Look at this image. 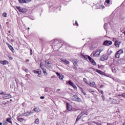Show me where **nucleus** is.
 Masks as SVG:
<instances>
[{
  "instance_id": "f257e3e1",
  "label": "nucleus",
  "mask_w": 125,
  "mask_h": 125,
  "mask_svg": "<svg viewBox=\"0 0 125 125\" xmlns=\"http://www.w3.org/2000/svg\"><path fill=\"white\" fill-rule=\"evenodd\" d=\"M45 64L47 68H49L50 69H51V68L53 67V64H52V63L50 62L48 60H45Z\"/></svg>"
},
{
  "instance_id": "f03ea898",
  "label": "nucleus",
  "mask_w": 125,
  "mask_h": 125,
  "mask_svg": "<svg viewBox=\"0 0 125 125\" xmlns=\"http://www.w3.org/2000/svg\"><path fill=\"white\" fill-rule=\"evenodd\" d=\"M100 53H101V51L99 50H97L96 52H93L91 55L93 54V57H99V55H100Z\"/></svg>"
},
{
  "instance_id": "7ed1b4c3",
  "label": "nucleus",
  "mask_w": 125,
  "mask_h": 125,
  "mask_svg": "<svg viewBox=\"0 0 125 125\" xmlns=\"http://www.w3.org/2000/svg\"><path fill=\"white\" fill-rule=\"evenodd\" d=\"M123 53H124V50L122 49H120L115 55L116 58H120V55H121V54H123Z\"/></svg>"
},
{
  "instance_id": "20e7f679",
  "label": "nucleus",
  "mask_w": 125,
  "mask_h": 125,
  "mask_svg": "<svg viewBox=\"0 0 125 125\" xmlns=\"http://www.w3.org/2000/svg\"><path fill=\"white\" fill-rule=\"evenodd\" d=\"M71 98L74 101H77V102H82V100L77 95L72 96Z\"/></svg>"
},
{
  "instance_id": "39448f33",
  "label": "nucleus",
  "mask_w": 125,
  "mask_h": 125,
  "mask_svg": "<svg viewBox=\"0 0 125 125\" xmlns=\"http://www.w3.org/2000/svg\"><path fill=\"white\" fill-rule=\"evenodd\" d=\"M50 43H52V45L54 46V47L56 46L55 44H57V46L60 44V43H59V41L57 40H52L51 41Z\"/></svg>"
},
{
  "instance_id": "423d86ee",
  "label": "nucleus",
  "mask_w": 125,
  "mask_h": 125,
  "mask_svg": "<svg viewBox=\"0 0 125 125\" xmlns=\"http://www.w3.org/2000/svg\"><path fill=\"white\" fill-rule=\"evenodd\" d=\"M16 8L20 12H22V13H25V12H27V10L25 8H21L19 6H17Z\"/></svg>"
},
{
  "instance_id": "0eeeda50",
  "label": "nucleus",
  "mask_w": 125,
  "mask_h": 125,
  "mask_svg": "<svg viewBox=\"0 0 125 125\" xmlns=\"http://www.w3.org/2000/svg\"><path fill=\"white\" fill-rule=\"evenodd\" d=\"M83 115H87L86 114V112L83 111L82 112L79 116H78L77 119H76V122H78V121H79V120H81V118L83 116Z\"/></svg>"
},
{
  "instance_id": "6e6552de",
  "label": "nucleus",
  "mask_w": 125,
  "mask_h": 125,
  "mask_svg": "<svg viewBox=\"0 0 125 125\" xmlns=\"http://www.w3.org/2000/svg\"><path fill=\"white\" fill-rule=\"evenodd\" d=\"M110 101L112 104H118V103H120V101H118L116 99L111 98L110 99Z\"/></svg>"
},
{
  "instance_id": "1a4fd4ad",
  "label": "nucleus",
  "mask_w": 125,
  "mask_h": 125,
  "mask_svg": "<svg viewBox=\"0 0 125 125\" xmlns=\"http://www.w3.org/2000/svg\"><path fill=\"white\" fill-rule=\"evenodd\" d=\"M108 60V56L107 55H104L102 56L100 58V60L101 61H105V60Z\"/></svg>"
},
{
  "instance_id": "9d476101",
  "label": "nucleus",
  "mask_w": 125,
  "mask_h": 125,
  "mask_svg": "<svg viewBox=\"0 0 125 125\" xmlns=\"http://www.w3.org/2000/svg\"><path fill=\"white\" fill-rule=\"evenodd\" d=\"M2 98L4 99H9V98H11V95L9 94H3L2 95Z\"/></svg>"
},
{
  "instance_id": "9b49d317",
  "label": "nucleus",
  "mask_w": 125,
  "mask_h": 125,
  "mask_svg": "<svg viewBox=\"0 0 125 125\" xmlns=\"http://www.w3.org/2000/svg\"><path fill=\"white\" fill-rule=\"evenodd\" d=\"M88 60L91 62V63H92V64H93V65L96 66V62H95V61H94L93 59L90 57H88Z\"/></svg>"
},
{
  "instance_id": "f8f14e48",
  "label": "nucleus",
  "mask_w": 125,
  "mask_h": 125,
  "mask_svg": "<svg viewBox=\"0 0 125 125\" xmlns=\"http://www.w3.org/2000/svg\"><path fill=\"white\" fill-rule=\"evenodd\" d=\"M0 63H1V65H8V64H9V62L6 60L3 61H0Z\"/></svg>"
},
{
  "instance_id": "ddd939ff",
  "label": "nucleus",
  "mask_w": 125,
  "mask_h": 125,
  "mask_svg": "<svg viewBox=\"0 0 125 125\" xmlns=\"http://www.w3.org/2000/svg\"><path fill=\"white\" fill-rule=\"evenodd\" d=\"M112 44V42L109 41H105L104 42V45H111Z\"/></svg>"
},
{
  "instance_id": "4468645a",
  "label": "nucleus",
  "mask_w": 125,
  "mask_h": 125,
  "mask_svg": "<svg viewBox=\"0 0 125 125\" xmlns=\"http://www.w3.org/2000/svg\"><path fill=\"white\" fill-rule=\"evenodd\" d=\"M28 116H30V115L29 114V111H27L21 114L20 117H28Z\"/></svg>"
},
{
  "instance_id": "2eb2a0df",
  "label": "nucleus",
  "mask_w": 125,
  "mask_h": 125,
  "mask_svg": "<svg viewBox=\"0 0 125 125\" xmlns=\"http://www.w3.org/2000/svg\"><path fill=\"white\" fill-rule=\"evenodd\" d=\"M88 84L91 87L96 88V84H95V82H91Z\"/></svg>"
},
{
  "instance_id": "dca6fc26",
  "label": "nucleus",
  "mask_w": 125,
  "mask_h": 125,
  "mask_svg": "<svg viewBox=\"0 0 125 125\" xmlns=\"http://www.w3.org/2000/svg\"><path fill=\"white\" fill-rule=\"evenodd\" d=\"M121 44V42L119 41H116L115 42V45L116 47H120V45Z\"/></svg>"
},
{
  "instance_id": "f3484780",
  "label": "nucleus",
  "mask_w": 125,
  "mask_h": 125,
  "mask_svg": "<svg viewBox=\"0 0 125 125\" xmlns=\"http://www.w3.org/2000/svg\"><path fill=\"white\" fill-rule=\"evenodd\" d=\"M66 108L68 111H72V109H73L72 105L68 104H67Z\"/></svg>"
},
{
  "instance_id": "a211bd4d",
  "label": "nucleus",
  "mask_w": 125,
  "mask_h": 125,
  "mask_svg": "<svg viewBox=\"0 0 125 125\" xmlns=\"http://www.w3.org/2000/svg\"><path fill=\"white\" fill-rule=\"evenodd\" d=\"M61 61H62V62H64V63H65V64H70V62L67 61L65 59H64L63 58L60 59Z\"/></svg>"
},
{
  "instance_id": "6ab92c4d",
  "label": "nucleus",
  "mask_w": 125,
  "mask_h": 125,
  "mask_svg": "<svg viewBox=\"0 0 125 125\" xmlns=\"http://www.w3.org/2000/svg\"><path fill=\"white\" fill-rule=\"evenodd\" d=\"M96 72H97V73H98V74H100V75H102L103 76L105 75V74L104 73V72H103L101 70H99V69H96Z\"/></svg>"
},
{
  "instance_id": "aec40b11",
  "label": "nucleus",
  "mask_w": 125,
  "mask_h": 125,
  "mask_svg": "<svg viewBox=\"0 0 125 125\" xmlns=\"http://www.w3.org/2000/svg\"><path fill=\"white\" fill-rule=\"evenodd\" d=\"M33 111L36 113H39V112H41V109L39 107H35L34 108Z\"/></svg>"
},
{
  "instance_id": "412c9836",
  "label": "nucleus",
  "mask_w": 125,
  "mask_h": 125,
  "mask_svg": "<svg viewBox=\"0 0 125 125\" xmlns=\"http://www.w3.org/2000/svg\"><path fill=\"white\" fill-rule=\"evenodd\" d=\"M34 74H38V75H40V74H41V70L38 69L37 70H34Z\"/></svg>"
},
{
  "instance_id": "4be33fe9",
  "label": "nucleus",
  "mask_w": 125,
  "mask_h": 125,
  "mask_svg": "<svg viewBox=\"0 0 125 125\" xmlns=\"http://www.w3.org/2000/svg\"><path fill=\"white\" fill-rule=\"evenodd\" d=\"M9 48L10 49V50H11L13 53L15 52V51L14 50V48H13V47H12V46H9Z\"/></svg>"
},
{
  "instance_id": "5701e85b",
  "label": "nucleus",
  "mask_w": 125,
  "mask_h": 125,
  "mask_svg": "<svg viewBox=\"0 0 125 125\" xmlns=\"http://www.w3.org/2000/svg\"><path fill=\"white\" fill-rule=\"evenodd\" d=\"M42 70L44 76H47V72H46V70L44 68H43Z\"/></svg>"
},
{
  "instance_id": "b1692460",
  "label": "nucleus",
  "mask_w": 125,
  "mask_h": 125,
  "mask_svg": "<svg viewBox=\"0 0 125 125\" xmlns=\"http://www.w3.org/2000/svg\"><path fill=\"white\" fill-rule=\"evenodd\" d=\"M17 121H19V122H23V121H24V119L19 117H17Z\"/></svg>"
},
{
  "instance_id": "393cba45",
  "label": "nucleus",
  "mask_w": 125,
  "mask_h": 125,
  "mask_svg": "<svg viewBox=\"0 0 125 125\" xmlns=\"http://www.w3.org/2000/svg\"><path fill=\"white\" fill-rule=\"evenodd\" d=\"M22 69L23 71H25L26 73H28L29 72V70H28V69L26 68L24 66H23Z\"/></svg>"
},
{
  "instance_id": "a878e982",
  "label": "nucleus",
  "mask_w": 125,
  "mask_h": 125,
  "mask_svg": "<svg viewBox=\"0 0 125 125\" xmlns=\"http://www.w3.org/2000/svg\"><path fill=\"white\" fill-rule=\"evenodd\" d=\"M112 53H113V51H112V50H108L107 51V55H111V54H112Z\"/></svg>"
},
{
  "instance_id": "bb28decb",
  "label": "nucleus",
  "mask_w": 125,
  "mask_h": 125,
  "mask_svg": "<svg viewBox=\"0 0 125 125\" xmlns=\"http://www.w3.org/2000/svg\"><path fill=\"white\" fill-rule=\"evenodd\" d=\"M111 70L113 73H117V70L115 68V67H111Z\"/></svg>"
},
{
  "instance_id": "cd10ccee",
  "label": "nucleus",
  "mask_w": 125,
  "mask_h": 125,
  "mask_svg": "<svg viewBox=\"0 0 125 125\" xmlns=\"http://www.w3.org/2000/svg\"><path fill=\"white\" fill-rule=\"evenodd\" d=\"M59 79H60V80H63V79H64V75L61 74L59 76Z\"/></svg>"
},
{
  "instance_id": "c85d7f7f",
  "label": "nucleus",
  "mask_w": 125,
  "mask_h": 125,
  "mask_svg": "<svg viewBox=\"0 0 125 125\" xmlns=\"http://www.w3.org/2000/svg\"><path fill=\"white\" fill-rule=\"evenodd\" d=\"M35 124L39 125V124H40V120H39V119H36V120L35 121Z\"/></svg>"
},
{
  "instance_id": "c756f323",
  "label": "nucleus",
  "mask_w": 125,
  "mask_h": 125,
  "mask_svg": "<svg viewBox=\"0 0 125 125\" xmlns=\"http://www.w3.org/2000/svg\"><path fill=\"white\" fill-rule=\"evenodd\" d=\"M7 122L10 123V124H12V122L11 121V118H8L6 120Z\"/></svg>"
},
{
  "instance_id": "7c9ffc66",
  "label": "nucleus",
  "mask_w": 125,
  "mask_h": 125,
  "mask_svg": "<svg viewBox=\"0 0 125 125\" xmlns=\"http://www.w3.org/2000/svg\"><path fill=\"white\" fill-rule=\"evenodd\" d=\"M67 83L70 85H71V86H72V85L74 84V83H73L71 81H69Z\"/></svg>"
},
{
  "instance_id": "2f4dec72",
  "label": "nucleus",
  "mask_w": 125,
  "mask_h": 125,
  "mask_svg": "<svg viewBox=\"0 0 125 125\" xmlns=\"http://www.w3.org/2000/svg\"><path fill=\"white\" fill-rule=\"evenodd\" d=\"M82 56H83V57L86 59V60H87V59H88V57H89V56H86V55H82Z\"/></svg>"
},
{
  "instance_id": "473e14b6",
  "label": "nucleus",
  "mask_w": 125,
  "mask_h": 125,
  "mask_svg": "<svg viewBox=\"0 0 125 125\" xmlns=\"http://www.w3.org/2000/svg\"><path fill=\"white\" fill-rule=\"evenodd\" d=\"M40 67L42 70L43 69V64H42V62L40 63Z\"/></svg>"
},
{
  "instance_id": "72a5a7b5",
  "label": "nucleus",
  "mask_w": 125,
  "mask_h": 125,
  "mask_svg": "<svg viewBox=\"0 0 125 125\" xmlns=\"http://www.w3.org/2000/svg\"><path fill=\"white\" fill-rule=\"evenodd\" d=\"M25 0H19L20 3H24Z\"/></svg>"
},
{
  "instance_id": "f704fd0d",
  "label": "nucleus",
  "mask_w": 125,
  "mask_h": 125,
  "mask_svg": "<svg viewBox=\"0 0 125 125\" xmlns=\"http://www.w3.org/2000/svg\"><path fill=\"white\" fill-rule=\"evenodd\" d=\"M31 0H24V3H28V2H30Z\"/></svg>"
},
{
  "instance_id": "c9c22d12",
  "label": "nucleus",
  "mask_w": 125,
  "mask_h": 125,
  "mask_svg": "<svg viewBox=\"0 0 125 125\" xmlns=\"http://www.w3.org/2000/svg\"><path fill=\"white\" fill-rule=\"evenodd\" d=\"M7 15V14H6V13H3L2 15V16H3V17H6Z\"/></svg>"
},
{
  "instance_id": "e433bc0d",
  "label": "nucleus",
  "mask_w": 125,
  "mask_h": 125,
  "mask_svg": "<svg viewBox=\"0 0 125 125\" xmlns=\"http://www.w3.org/2000/svg\"><path fill=\"white\" fill-rule=\"evenodd\" d=\"M81 91L82 92H83V94L84 95H86V93H85V92H84V91L83 90V89H81Z\"/></svg>"
},
{
  "instance_id": "4c0bfd02",
  "label": "nucleus",
  "mask_w": 125,
  "mask_h": 125,
  "mask_svg": "<svg viewBox=\"0 0 125 125\" xmlns=\"http://www.w3.org/2000/svg\"><path fill=\"white\" fill-rule=\"evenodd\" d=\"M105 2L107 3V4H110V0H105Z\"/></svg>"
},
{
  "instance_id": "58836bf2",
  "label": "nucleus",
  "mask_w": 125,
  "mask_h": 125,
  "mask_svg": "<svg viewBox=\"0 0 125 125\" xmlns=\"http://www.w3.org/2000/svg\"><path fill=\"white\" fill-rule=\"evenodd\" d=\"M72 86H73V87L74 88V89H77V86H76L75 85V84H73V85H72Z\"/></svg>"
},
{
  "instance_id": "ea45409f",
  "label": "nucleus",
  "mask_w": 125,
  "mask_h": 125,
  "mask_svg": "<svg viewBox=\"0 0 125 125\" xmlns=\"http://www.w3.org/2000/svg\"><path fill=\"white\" fill-rule=\"evenodd\" d=\"M83 81L84 83H85L88 84V83H87V80H86L85 78H83Z\"/></svg>"
},
{
  "instance_id": "a19ab883",
  "label": "nucleus",
  "mask_w": 125,
  "mask_h": 125,
  "mask_svg": "<svg viewBox=\"0 0 125 125\" xmlns=\"http://www.w3.org/2000/svg\"><path fill=\"white\" fill-rule=\"evenodd\" d=\"M118 96H122L125 98V93L122 94L121 95H118Z\"/></svg>"
},
{
  "instance_id": "79ce46f5",
  "label": "nucleus",
  "mask_w": 125,
  "mask_h": 125,
  "mask_svg": "<svg viewBox=\"0 0 125 125\" xmlns=\"http://www.w3.org/2000/svg\"><path fill=\"white\" fill-rule=\"evenodd\" d=\"M102 98L103 101H105V97L104 96V95H103L102 96Z\"/></svg>"
},
{
  "instance_id": "37998d69",
  "label": "nucleus",
  "mask_w": 125,
  "mask_h": 125,
  "mask_svg": "<svg viewBox=\"0 0 125 125\" xmlns=\"http://www.w3.org/2000/svg\"><path fill=\"white\" fill-rule=\"evenodd\" d=\"M88 91L89 92H94V90H93L92 89H90L88 90Z\"/></svg>"
},
{
  "instance_id": "c03bdc74",
  "label": "nucleus",
  "mask_w": 125,
  "mask_h": 125,
  "mask_svg": "<svg viewBox=\"0 0 125 125\" xmlns=\"http://www.w3.org/2000/svg\"><path fill=\"white\" fill-rule=\"evenodd\" d=\"M95 124H96V125H101V124H100L97 122H95Z\"/></svg>"
},
{
  "instance_id": "a18cd8bd",
  "label": "nucleus",
  "mask_w": 125,
  "mask_h": 125,
  "mask_svg": "<svg viewBox=\"0 0 125 125\" xmlns=\"http://www.w3.org/2000/svg\"><path fill=\"white\" fill-rule=\"evenodd\" d=\"M28 113L29 114V116H31V115H32V114H33V112H32V111H28Z\"/></svg>"
},
{
  "instance_id": "49530a36",
  "label": "nucleus",
  "mask_w": 125,
  "mask_h": 125,
  "mask_svg": "<svg viewBox=\"0 0 125 125\" xmlns=\"http://www.w3.org/2000/svg\"><path fill=\"white\" fill-rule=\"evenodd\" d=\"M2 104H3V105H6V104H7V103L5 102H3Z\"/></svg>"
},
{
  "instance_id": "de8ad7c7",
  "label": "nucleus",
  "mask_w": 125,
  "mask_h": 125,
  "mask_svg": "<svg viewBox=\"0 0 125 125\" xmlns=\"http://www.w3.org/2000/svg\"><path fill=\"white\" fill-rule=\"evenodd\" d=\"M56 75H57V76H58L59 77L61 75V74H59V73H58V72H56Z\"/></svg>"
},
{
  "instance_id": "09e8293b",
  "label": "nucleus",
  "mask_w": 125,
  "mask_h": 125,
  "mask_svg": "<svg viewBox=\"0 0 125 125\" xmlns=\"http://www.w3.org/2000/svg\"><path fill=\"white\" fill-rule=\"evenodd\" d=\"M75 25L76 26H79V24L78 23V22H77V21H75Z\"/></svg>"
},
{
  "instance_id": "8fccbe9b",
  "label": "nucleus",
  "mask_w": 125,
  "mask_h": 125,
  "mask_svg": "<svg viewBox=\"0 0 125 125\" xmlns=\"http://www.w3.org/2000/svg\"><path fill=\"white\" fill-rule=\"evenodd\" d=\"M41 99H44V96H42L40 97Z\"/></svg>"
},
{
  "instance_id": "3c124183",
  "label": "nucleus",
  "mask_w": 125,
  "mask_h": 125,
  "mask_svg": "<svg viewBox=\"0 0 125 125\" xmlns=\"http://www.w3.org/2000/svg\"><path fill=\"white\" fill-rule=\"evenodd\" d=\"M6 44H7V45H8V47H9V46H11V45H10L9 44V43H6Z\"/></svg>"
},
{
  "instance_id": "603ef678",
  "label": "nucleus",
  "mask_w": 125,
  "mask_h": 125,
  "mask_svg": "<svg viewBox=\"0 0 125 125\" xmlns=\"http://www.w3.org/2000/svg\"><path fill=\"white\" fill-rule=\"evenodd\" d=\"M9 59H10V60H13V58H12V57H9Z\"/></svg>"
},
{
  "instance_id": "864d4df0",
  "label": "nucleus",
  "mask_w": 125,
  "mask_h": 125,
  "mask_svg": "<svg viewBox=\"0 0 125 125\" xmlns=\"http://www.w3.org/2000/svg\"><path fill=\"white\" fill-rule=\"evenodd\" d=\"M101 6L102 7V8H105V7L103 5H101Z\"/></svg>"
},
{
  "instance_id": "5fc2aeb1",
  "label": "nucleus",
  "mask_w": 125,
  "mask_h": 125,
  "mask_svg": "<svg viewBox=\"0 0 125 125\" xmlns=\"http://www.w3.org/2000/svg\"><path fill=\"white\" fill-rule=\"evenodd\" d=\"M100 92H101V93L102 94H103L104 93V92L103 91H102V90Z\"/></svg>"
},
{
  "instance_id": "6e6d98bb",
  "label": "nucleus",
  "mask_w": 125,
  "mask_h": 125,
  "mask_svg": "<svg viewBox=\"0 0 125 125\" xmlns=\"http://www.w3.org/2000/svg\"><path fill=\"white\" fill-rule=\"evenodd\" d=\"M103 86H104V85H102L100 86V88H101L103 87Z\"/></svg>"
},
{
  "instance_id": "4d7b16f0",
  "label": "nucleus",
  "mask_w": 125,
  "mask_h": 125,
  "mask_svg": "<svg viewBox=\"0 0 125 125\" xmlns=\"http://www.w3.org/2000/svg\"><path fill=\"white\" fill-rule=\"evenodd\" d=\"M73 64H77V62L76 61L74 62Z\"/></svg>"
},
{
  "instance_id": "13d9d810",
  "label": "nucleus",
  "mask_w": 125,
  "mask_h": 125,
  "mask_svg": "<svg viewBox=\"0 0 125 125\" xmlns=\"http://www.w3.org/2000/svg\"><path fill=\"white\" fill-rule=\"evenodd\" d=\"M105 26H107V23H105L104 25V28H105Z\"/></svg>"
},
{
  "instance_id": "bf43d9fd",
  "label": "nucleus",
  "mask_w": 125,
  "mask_h": 125,
  "mask_svg": "<svg viewBox=\"0 0 125 125\" xmlns=\"http://www.w3.org/2000/svg\"><path fill=\"white\" fill-rule=\"evenodd\" d=\"M30 52H33V50H32V49L30 48Z\"/></svg>"
},
{
  "instance_id": "052dcab7",
  "label": "nucleus",
  "mask_w": 125,
  "mask_h": 125,
  "mask_svg": "<svg viewBox=\"0 0 125 125\" xmlns=\"http://www.w3.org/2000/svg\"><path fill=\"white\" fill-rule=\"evenodd\" d=\"M60 89H58L57 90V91H60Z\"/></svg>"
},
{
  "instance_id": "680f3d73",
  "label": "nucleus",
  "mask_w": 125,
  "mask_h": 125,
  "mask_svg": "<svg viewBox=\"0 0 125 125\" xmlns=\"http://www.w3.org/2000/svg\"><path fill=\"white\" fill-rule=\"evenodd\" d=\"M11 42H14V40H11Z\"/></svg>"
},
{
  "instance_id": "e2e57ef3",
  "label": "nucleus",
  "mask_w": 125,
  "mask_h": 125,
  "mask_svg": "<svg viewBox=\"0 0 125 125\" xmlns=\"http://www.w3.org/2000/svg\"><path fill=\"white\" fill-rule=\"evenodd\" d=\"M30 61L29 60H26V62H29Z\"/></svg>"
},
{
  "instance_id": "0e129e2a",
  "label": "nucleus",
  "mask_w": 125,
  "mask_h": 125,
  "mask_svg": "<svg viewBox=\"0 0 125 125\" xmlns=\"http://www.w3.org/2000/svg\"><path fill=\"white\" fill-rule=\"evenodd\" d=\"M0 94H3V92H2L1 93H0Z\"/></svg>"
},
{
  "instance_id": "69168bd1",
  "label": "nucleus",
  "mask_w": 125,
  "mask_h": 125,
  "mask_svg": "<svg viewBox=\"0 0 125 125\" xmlns=\"http://www.w3.org/2000/svg\"><path fill=\"white\" fill-rule=\"evenodd\" d=\"M0 125H2V123L0 122Z\"/></svg>"
},
{
  "instance_id": "338daca9",
  "label": "nucleus",
  "mask_w": 125,
  "mask_h": 125,
  "mask_svg": "<svg viewBox=\"0 0 125 125\" xmlns=\"http://www.w3.org/2000/svg\"><path fill=\"white\" fill-rule=\"evenodd\" d=\"M30 55H33V54L32 53V52L30 53Z\"/></svg>"
},
{
  "instance_id": "774afa93",
  "label": "nucleus",
  "mask_w": 125,
  "mask_h": 125,
  "mask_svg": "<svg viewBox=\"0 0 125 125\" xmlns=\"http://www.w3.org/2000/svg\"><path fill=\"white\" fill-rule=\"evenodd\" d=\"M124 34H125V31H124Z\"/></svg>"
}]
</instances>
